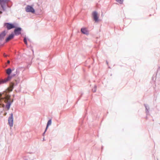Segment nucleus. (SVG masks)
Returning <instances> with one entry per match:
<instances>
[{"mask_svg":"<svg viewBox=\"0 0 160 160\" xmlns=\"http://www.w3.org/2000/svg\"><path fill=\"white\" fill-rule=\"evenodd\" d=\"M123 0H116V1L119 3L120 4H122V3Z\"/></svg>","mask_w":160,"mask_h":160,"instance_id":"4468645a","label":"nucleus"},{"mask_svg":"<svg viewBox=\"0 0 160 160\" xmlns=\"http://www.w3.org/2000/svg\"><path fill=\"white\" fill-rule=\"evenodd\" d=\"M12 72V70L10 68H8L7 70L6 73L8 75H10Z\"/></svg>","mask_w":160,"mask_h":160,"instance_id":"9b49d317","label":"nucleus"},{"mask_svg":"<svg viewBox=\"0 0 160 160\" xmlns=\"http://www.w3.org/2000/svg\"><path fill=\"white\" fill-rule=\"evenodd\" d=\"M2 12L0 11V14H2Z\"/></svg>","mask_w":160,"mask_h":160,"instance_id":"aec40b11","label":"nucleus"},{"mask_svg":"<svg viewBox=\"0 0 160 160\" xmlns=\"http://www.w3.org/2000/svg\"><path fill=\"white\" fill-rule=\"evenodd\" d=\"M6 33L5 31L3 32L1 34H0V39L2 38L6 35Z\"/></svg>","mask_w":160,"mask_h":160,"instance_id":"9d476101","label":"nucleus"},{"mask_svg":"<svg viewBox=\"0 0 160 160\" xmlns=\"http://www.w3.org/2000/svg\"><path fill=\"white\" fill-rule=\"evenodd\" d=\"M4 26L6 27V28L8 30H10L12 28H15V26L14 24H10L8 23H6L4 24Z\"/></svg>","mask_w":160,"mask_h":160,"instance_id":"20e7f679","label":"nucleus"},{"mask_svg":"<svg viewBox=\"0 0 160 160\" xmlns=\"http://www.w3.org/2000/svg\"><path fill=\"white\" fill-rule=\"evenodd\" d=\"M14 36V35L13 34H12L6 38V42H8L11 39H12Z\"/></svg>","mask_w":160,"mask_h":160,"instance_id":"1a4fd4ad","label":"nucleus"},{"mask_svg":"<svg viewBox=\"0 0 160 160\" xmlns=\"http://www.w3.org/2000/svg\"><path fill=\"white\" fill-rule=\"evenodd\" d=\"M81 32L82 33L84 34H88V31L86 28H81Z\"/></svg>","mask_w":160,"mask_h":160,"instance_id":"6e6552de","label":"nucleus"},{"mask_svg":"<svg viewBox=\"0 0 160 160\" xmlns=\"http://www.w3.org/2000/svg\"><path fill=\"white\" fill-rule=\"evenodd\" d=\"M92 15L93 17L94 20L96 22H98V13L96 12H94L92 13Z\"/></svg>","mask_w":160,"mask_h":160,"instance_id":"0eeeda50","label":"nucleus"},{"mask_svg":"<svg viewBox=\"0 0 160 160\" xmlns=\"http://www.w3.org/2000/svg\"><path fill=\"white\" fill-rule=\"evenodd\" d=\"M10 62L9 60H8L7 62V63H8V64H9Z\"/></svg>","mask_w":160,"mask_h":160,"instance_id":"6ab92c4d","label":"nucleus"},{"mask_svg":"<svg viewBox=\"0 0 160 160\" xmlns=\"http://www.w3.org/2000/svg\"><path fill=\"white\" fill-rule=\"evenodd\" d=\"M10 98V97L9 96H7L6 97L5 100V102L7 103L6 105V107L8 110L9 109L11 103V102H8Z\"/></svg>","mask_w":160,"mask_h":160,"instance_id":"f03ea898","label":"nucleus"},{"mask_svg":"<svg viewBox=\"0 0 160 160\" xmlns=\"http://www.w3.org/2000/svg\"><path fill=\"white\" fill-rule=\"evenodd\" d=\"M10 88H11V91H12L13 88V85H11L10 86Z\"/></svg>","mask_w":160,"mask_h":160,"instance_id":"f3484780","label":"nucleus"},{"mask_svg":"<svg viewBox=\"0 0 160 160\" xmlns=\"http://www.w3.org/2000/svg\"><path fill=\"white\" fill-rule=\"evenodd\" d=\"M9 1V0H0V5L3 11L5 10V7Z\"/></svg>","mask_w":160,"mask_h":160,"instance_id":"f257e3e1","label":"nucleus"},{"mask_svg":"<svg viewBox=\"0 0 160 160\" xmlns=\"http://www.w3.org/2000/svg\"><path fill=\"white\" fill-rule=\"evenodd\" d=\"M11 78V77L10 76H8V77H7V78H5V79H6V81H9V80H10Z\"/></svg>","mask_w":160,"mask_h":160,"instance_id":"2eb2a0df","label":"nucleus"},{"mask_svg":"<svg viewBox=\"0 0 160 160\" xmlns=\"http://www.w3.org/2000/svg\"><path fill=\"white\" fill-rule=\"evenodd\" d=\"M22 29L20 28H15L14 31L15 35H19L21 33Z\"/></svg>","mask_w":160,"mask_h":160,"instance_id":"423d86ee","label":"nucleus"},{"mask_svg":"<svg viewBox=\"0 0 160 160\" xmlns=\"http://www.w3.org/2000/svg\"><path fill=\"white\" fill-rule=\"evenodd\" d=\"M8 122L10 126L11 127H12L13 125V114L12 113L11 114V116L8 119Z\"/></svg>","mask_w":160,"mask_h":160,"instance_id":"39448f33","label":"nucleus"},{"mask_svg":"<svg viewBox=\"0 0 160 160\" xmlns=\"http://www.w3.org/2000/svg\"><path fill=\"white\" fill-rule=\"evenodd\" d=\"M7 81H6V79H5L4 80H2L0 81V84L2 83H5L7 82Z\"/></svg>","mask_w":160,"mask_h":160,"instance_id":"f8f14e48","label":"nucleus"},{"mask_svg":"<svg viewBox=\"0 0 160 160\" xmlns=\"http://www.w3.org/2000/svg\"><path fill=\"white\" fill-rule=\"evenodd\" d=\"M24 42H25V43L27 45V40H26V39L25 38L24 39Z\"/></svg>","mask_w":160,"mask_h":160,"instance_id":"dca6fc26","label":"nucleus"},{"mask_svg":"<svg viewBox=\"0 0 160 160\" xmlns=\"http://www.w3.org/2000/svg\"><path fill=\"white\" fill-rule=\"evenodd\" d=\"M50 124V120H48V123H47V127H46V129H45V131L44 132V134L45 133V132L46 131L48 128V126H49Z\"/></svg>","mask_w":160,"mask_h":160,"instance_id":"ddd939ff","label":"nucleus"},{"mask_svg":"<svg viewBox=\"0 0 160 160\" xmlns=\"http://www.w3.org/2000/svg\"><path fill=\"white\" fill-rule=\"evenodd\" d=\"M26 11L27 12H31L34 13L35 12V10L32 7L28 5L25 8Z\"/></svg>","mask_w":160,"mask_h":160,"instance_id":"7ed1b4c3","label":"nucleus"},{"mask_svg":"<svg viewBox=\"0 0 160 160\" xmlns=\"http://www.w3.org/2000/svg\"><path fill=\"white\" fill-rule=\"evenodd\" d=\"M3 55H4V57H7V55H5V54H4Z\"/></svg>","mask_w":160,"mask_h":160,"instance_id":"a211bd4d","label":"nucleus"}]
</instances>
